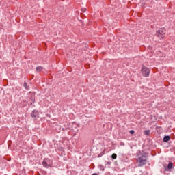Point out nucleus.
<instances>
[{
	"label": "nucleus",
	"mask_w": 175,
	"mask_h": 175,
	"mask_svg": "<svg viewBox=\"0 0 175 175\" xmlns=\"http://www.w3.org/2000/svg\"><path fill=\"white\" fill-rule=\"evenodd\" d=\"M156 36L160 40H163L166 36V29L161 28L156 31Z\"/></svg>",
	"instance_id": "obj_1"
},
{
	"label": "nucleus",
	"mask_w": 175,
	"mask_h": 175,
	"mask_svg": "<svg viewBox=\"0 0 175 175\" xmlns=\"http://www.w3.org/2000/svg\"><path fill=\"white\" fill-rule=\"evenodd\" d=\"M150 68L144 65H142L141 68V73L144 77H148L150 73Z\"/></svg>",
	"instance_id": "obj_2"
},
{
	"label": "nucleus",
	"mask_w": 175,
	"mask_h": 175,
	"mask_svg": "<svg viewBox=\"0 0 175 175\" xmlns=\"http://www.w3.org/2000/svg\"><path fill=\"white\" fill-rule=\"evenodd\" d=\"M137 162L139 163V166H144L147 163V157L146 155H142L138 157Z\"/></svg>",
	"instance_id": "obj_3"
},
{
	"label": "nucleus",
	"mask_w": 175,
	"mask_h": 175,
	"mask_svg": "<svg viewBox=\"0 0 175 175\" xmlns=\"http://www.w3.org/2000/svg\"><path fill=\"white\" fill-rule=\"evenodd\" d=\"M51 165H53V162L50 159H45L43 161V165L44 167H51Z\"/></svg>",
	"instance_id": "obj_4"
},
{
	"label": "nucleus",
	"mask_w": 175,
	"mask_h": 175,
	"mask_svg": "<svg viewBox=\"0 0 175 175\" xmlns=\"http://www.w3.org/2000/svg\"><path fill=\"white\" fill-rule=\"evenodd\" d=\"M38 116H39V112H38V111H33L31 114V117L33 118H36L37 117H38Z\"/></svg>",
	"instance_id": "obj_5"
},
{
	"label": "nucleus",
	"mask_w": 175,
	"mask_h": 175,
	"mask_svg": "<svg viewBox=\"0 0 175 175\" xmlns=\"http://www.w3.org/2000/svg\"><path fill=\"white\" fill-rule=\"evenodd\" d=\"M33 103H35V94H33L30 99V104L33 105Z\"/></svg>",
	"instance_id": "obj_6"
},
{
	"label": "nucleus",
	"mask_w": 175,
	"mask_h": 175,
	"mask_svg": "<svg viewBox=\"0 0 175 175\" xmlns=\"http://www.w3.org/2000/svg\"><path fill=\"white\" fill-rule=\"evenodd\" d=\"M169 140H170V136H165L163 138V142H165V143L169 142Z\"/></svg>",
	"instance_id": "obj_7"
},
{
	"label": "nucleus",
	"mask_w": 175,
	"mask_h": 175,
	"mask_svg": "<svg viewBox=\"0 0 175 175\" xmlns=\"http://www.w3.org/2000/svg\"><path fill=\"white\" fill-rule=\"evenodd\" d=\"M42 70H43V67L42 66L36 67V71L37 72H42Z\"/></svg>",
	"instance_id": "obj_8"
},
{
	"label": "nucleus",
	"mask_w": 175,
	"mask_h": 175,
	"mask_svg": "<svg viewBox=\"0 0 175 175\" xmlns=\"http://www.w3.org/2000/svg\"><path fill=\"white\" fill-rule=\"evenodd\" d=\"M167 169H173V163L170 162L167 165Z\"/></svg>",
	"instance_id": "obj_9"
},
{
	"label": "nucleus",
	"mask_w": 175,
	"mask_h": 175,
	"mask_svg": "<svg viewBox=\"0 0 175 175\" xmlns=\"http://www.w3.org/2000/svg\"><path fill=\"white\" fill-rule=\"evenodd\" d=\"M111 158H112V159H117V154L116 153H113L111 155Z\"/></svg>",
	"instance_id": "obj_10"
},
{
	"label": "nucleus",
	"mask_w": 175,
	"mask_h": 175,
	"mask_svg": "<svg viewBox=\"0 0 175 175\" xmlns=\"http://www.w3.org/2000/svg\"><path fill=\"white\" fill-rule=\"evenodd\" d=\"M129 133H131V135H133V134L135 133V131L131 130V131H129Z\"/></svg>",
	"instance_id": "obj_11"
},
{
	"label": "nucleus",
	"mask_w": 175,
	"mask_h": 175,
	"mask_svg": "<svg viewBox=\"0 0 175 175\" xmlns=\"http://www.w3.org/2000/svg\"><path fill=\"white\" fill-rule=\"evenodd\" d=\"M145 135H150V131H146Z\"/></svg>",
	"instance_id": "obj_12"
},
{
	"label": "nucleus",
	"mask_w": 175,
	"mask_h": 175,
	"mask_svg": "<svg viewBox=\"0 0 175 175\" xmlns=\"http://www.w3.org/2000/svg\"><path fill=\"white\" fill-rule=\"evenodd\" d=\"M120 146H125V144L124 142H120Z\"/></svg>",
	"instance_id": "obj_13"
},
{
	"label": "nucleus",
	"mask_w": 175,
	"mask_h": 175,
	"mask_svg": "<svg viewBox=\"0 0 175 175\" xmlns=\"http://www.w3.org/2000/svg\"><path fill=\"white\" fill-rule=\"evenodd\" d=\"M82 12H85L86 10H87V9L86 8H82Z\"/></svg>",
	"instance_id": "obj_14"
},
{
	"label": "nucleus",
	"mask_w": 175,
	"mask_h": 175,
	"mask_svg": "<svg viewBox=\"0 0 175 175\" xmlns=\"http://www.w3.org/2000/svg\"><path fill=\"white\" fill-rule=\"evenodd\" d=\"M24 87L26 88L27 90V83H24Z\"/></svg>",
	"instance_id": "obj_15"
},
{
	"label": "nucleus",
	"mask_w": 175,
	"mask_h": 175,
	"mask_svg": "<svg viewBox=\"0 0 175 175\" xmlns=\"http://www.w3.org/2000/svg\"><path fill=\"white\" fill-rule=\"evenodd\" d=\"M100 167H101L100 170H103V171L105 170V168H103V167H102V165H100Z\"/></svg>",
	"instance_id": "obj_16"
},
{
	"label": "nucleus",
	"mask_w": 175,
	"mask_h": 175,
	"mask_svg": "<svg viewBox=\"0 0 175 175\" xmlns=\"http://www.w3.org/2000/svg\"><path fill=\"white\" fill-rule=\"evenodd\" d=\"M58 150H59V151H62L63 150L62 148H59Z\"/></svg>",
	"instance_id": "obj_17"
},
{
	"label": "nucleus",
	"mask_w": 175,
	"mask_h": 175,
	"mask_svg": "<svg viewBox=\"0 0 175 175\" xmlns=\"http://www.w3.org/2000/svg\"><path fill=\"white\" fill-rule=\"evenodd\" d=\"M142 6H144V4L142 3Z\"/></svg>",
	"instance_id": "obj_18"
}]
</instances>
